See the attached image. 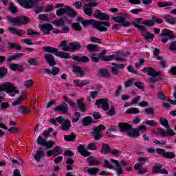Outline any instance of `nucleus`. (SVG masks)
Listing matches in <instances>:
<instances>
[{
	"mask_svg": "<svg viewBox=\"0 0 176 176\" xmlns=\"http://www.w3.org/2000/svg\"><path fill=\"white\" fill-rule=\"evenodd\" d=\"M76 138V135L74 133H71L69 135H65L64 136V140L65 141H74Z\"/></svg>",
	"mask_w": 176,
	"mask_h": 176,
	"instance_id": "obj_46",
	"label": "nucleus"
},
{
	"mask_svg": "<svg viewBox=\"0 0 176 176\" xmlns=\"http://www.w3.org/2000/svg\"><path fill=\"white\" fill-rule=\"evenodd\" d=\"M61 129L63 131H68V130L71 129V122L66 120L65 122H63Z\"/></svg>",
	"mask_w": 176,
	"mask_h": 176,
	"instance_id": "obj_31",
	"label": "nucleus"
},
{
	"mask_svg": "<svg viewBox=\"0 0 176 176\" xmlns=\"http://www.w3.org/2000/svg\"><path fill=\"white\" fill-rule=\"evenodd\" d=\"M52 24L56 27H64L65 25V21H64V19H60L52 21Z\"/></svg>",
	"mask_w": 176,
	"mask_h": 176,
	"instance_id": "obj_33",
	"label": "nucleus"
},
{
	"mask_svg": "<svg viewBox=\"0 0 176 176\" xmlns=\"http://www.w3.org/2000/svg\"><path fill=\"white\" fill-rule=\"evenodd\" d=\"M115 57V55L104 56L102 57V61H112V59Z\"/></svg>",
	"mask_w": 176,
	"mask_h": 176,
	"instance_id": "obj_63",
	"label": "nucleus"
},
{
	"mask_svg": "<svg viewBox=\"0 0 176 176\" xmlns=\"http://www.w3.org/2000/svg\"><path fill=\"white\" fill-rule=\"evenodd\" d=\"M135 78H131L124 82L125 87H130V86H133V83H134Z\"/></svg>",
	"mask_w": 176,
	"mask_h": 176,
	"instance_id": "obj_53",
	"label": "nucleus"
},
{
	"mask_svg": "<svg viewBox=\"0 0 176 176\" xmlns=\"http://www.w3.org/2000/svg\"><path fill=\"white\" fill-rule=\"evenodd\" d=\"M104 167H105L106 168H110L111 170H115V167H113V166H112L111 164V163H109V161H108L107 160H104Z\"/></svg>",
	"mask_w": 176,
	"mask_h": 176,
	"instance_id": "obj_58",
	"label": "nucleus"
},
{
	"mask_svg": "<svg viewBox=\"0 0 176 176\" xmlns=\"http://www.w3.org/2000/svg\"><path fill=\"white\" fill-rule=\"evenodd\" d=\"M27 34L29 35V36L40 35L39 32H35V31L32 30V29H28L27 30Z\"/></svg>",
	"mask_w": 176,
	"mask_h": 176,
	"instance_id": "obj_59",
	"label": "nucleus"
},
{
	"mask_svg": "<svg viewBox=\"0 0 176 176\" xmlns=\"http://www.w3.org/2000/svg\"><path fill=\"white\" fill-rule=\"evenodd\" d=\"M157 5L159 8H166V6H173V3L172 2H168V3L158 2Z\"/></svg>",
	"mask_w": 176,
	"mask_h": 176,
	"instance_id": "obj_52",
	"label": "nucleus"
},
{
	"mask_svg": "<svg viewBox=\"0 0 176 176\" xmlns=\"http://www.w3.org/2000/svg\"><path fill=\"white\" fill-rule=\"evenodd\" d=\"M7 20L10 23H12L14 25H16V27H21V25H25V24H28L30 23L31 19L27 16H16L12 17L10 16H7Z\"/></svg>",
	"mask_w": 176,
	"mask_h": 176,
	"instance_id": "obj_3",
	"label": "nucleus"
},
{
	"mask_svg": "<svg viewBox=\"0 0 176 176\" xmlns=\"http://www.w3.org/2000/svg\"><path fill=\"white\" fill-rule=\"evenodd\" d=\"M44 146L47 148V149H50V148H53V146H54V142H50V141L47 142L45 140V144H44Z\"/></svg>",
	"mask_w": 176,
	"mask_h": 176,
	"instance_id": "obj_61",
	"label": "nucleus"
},
{
	"mask_svg": "<svg viewBox=\"0 0 176 176\" xmlns=\"http://www.w3.org/2000/svg\"><path fill=\"white\" fill-rule=\"evenodd\" d=\"M112 152V148L109 147V144L104 143L102 146L100 153L103 155H107V153H111Z\"/></svg>",
	"mask_w": 176,
	"mask_h": 176,
	"instance_id": "obj_24",
	"label": "nucleus"
},
{
	"mask_svg": "<svg viewBox=\"0 0 176 176\" xmlns=\"http://www.w3.org/2000/svg\"><path fill=\"white\" fill-rule=\"evenodd\" d=\"M45 156V151H43V148L39 147L38 151L34 155V159L36 162H41V159Z\"/></svg>",
	"mask_w": 176,
	"mask_h": 176,
	"instance_id": "obj_17",
	"label": "nucleus"
},
{
	"mask_svg": "<svg viewBox=\"0 0 176 176\" xmlns=\"http://www.w3.org/2000/svg\"><path fill=\"white\" fill-rule=\"evenodd\" d=\"M23 56H24V54H23V53L14 54V55L9 56L7 58V61L8 63H10V61L19 60V58H21Z\"/></svg>",
	"mask_w": 176,
	"mask_h": 176,
	"instance_id": "obj_25",
	"label": "nucleus"
},
{
	"mask_svg": "<svg viewBox=\"0 0 176 176\" xmlns=\"http://www.w3.org/2000/svg\"><path fill=\"white\" fill-rule=\"evenodd\" d=\"M2 91H6L8 94H10L11 97H14L15 94L20 93L19 90H17L16 87L10 82H5L0 85V102L3 100L5 94Z\"/></svg>",
	"mask_w": 176,
	"mask_h": 176,
	"instance_id": "obj_1",
	"label": "nucleus"
},
{
	"mask_svg": "<svg viewBox=\"0 0 176 176\" xmlns=\"http://www.w3.org/2000/svg\"><path fill=\"white\" fill-rule=\"evenodd\" d=\"M160 123L162 125L166 127V129H170V126L168 125V121L164 118H161L160 119Z\"/></svg>",
	"mask_w": 176,
	"mask_h": 176,
	"instance_id": "obj_45",
	"label": "nucleus"
},
{
	"mask_svg": "<svg viewBox=\"0 0 176 176\" xmlns=\"http://www.w3.org/2000/svg\"><path fill=\"white\" fill-rule=\"evenodd\" d=\"M147 159L145 157H140L138 159V162H140L138 164H135L134 166L135 170H140L141 167H142L143 164H145V162H146Z\"/></svg>",
	"mask_w": 176,
	"mask_h": 176,
	"instance_id": "obj_27",
	"label": "nucleus"
},
{
	"mask_svg": "<svg viewBox=\"0 0 176 176\" xmlns=\"http://www.w3.org/2000/svg\"><path fill=\"white\" fill-rule=\"evenodd\" d=\"M69 52L72 53H74L75 50H80L82 45H80V43L78 42H74V43H69Z\"/></svg>",
	"mask_w": 176,
	"mask_h": 176,
	"instance_id": "obj_20",
	"label": "nucleus"
},
{
	"mask_svg": "<svg viewBox=\"0 0 176 176\" xmlns=\"http://www.w3.org/2000/svg\"><path fill=\"white\" fill-rule=\"evenodd\" d=\"M54 110L58 111V112H62V113H67V112H68V104L63 102L59 106L56 107Z\"/></svg>",
	"mask_w": 176,
	"mask_h": 176,
	"instance_id": "obj_19",
	"label": "nucleus"
},
{
	"mask_svg": "<svg viewBox=\"0 0 176 176\" xmlns=\"http://www.w3.org/2000/svg\"><path fill=\"white\" fill-rule=\"evenodd\" d=\"M93 123V118L90 116L85 117L82 119L83 126H90Z\"/></svg>",
	"mask_w": 176,
	"mask_h": 176,
	"instance_id": "obj_32",
	"label": "nucleus"
},
{
	"mask_svg": "<svg viewBox=\"0 0 176 176\" xmlns=\"http://www.w3.org/2000/svg\"><path fill=\"white\" fill-rule=\"evenodd\" d=\"M45 53H52L56 56V57H60V58H65V60H68L71 58V54L68 52H58V49L54 48L50 46L43 47L42 48Z\"/></svg>",
	"mask_w": 176,
	"mask_h": 176,
	"instance_id": "obj_2",
	"label": "nucleus"
},
{
	"mask_svg": "<svg viewBox=\"0 0 176 176\" xmlns=\"http://www.w3.org/2000/svg\"><path fill=\"white\" fill-rule=\"evenodd\" d=\"M72 27L75 31H82V26L80 24H79V23H73Z\"/></svg>",
	"mask_w": 176,
	"mask_h": 176,
	"instance_id": "obj_50",
	"label": "nucleus"
},
{
	"mask_svg": "<svg viewBox=\"0 0 176 176\" xmlns=\"http://www.w3.org/2000/svg\"><path fill=\"white\" fill-rule=\"evenodd\" d=\"M102 130H105V126L102 124H100L94 129L93 135L94 136V140H98L101 139L102 137V135H101V131H102Z\"/></svg>",
	"mask_w": 176,
	"mask_h": 176,
	"instance_id": "obj_7",
	"label": "nucleus"
},
{
	"mask_svg": "<svg viewBox=\"0 0 176 176\" xmlns=\"http://www.w3.org/2000/svg\"><path fill=\"white\" fill-rule=\"evenodd\" d=\"M99 76H102V78H110L111 74H109V72L107 69L102 68L100 69L98 72Z\"/></svg>",
	"mask_w": 176,
	"mask_h": 176,
	"instance_id": "obj_26",
	"label": "nucleus"
},
{
	"mask_svg": "<svg viewBox=\"0 0 176 176\" xmlns=\"http://www.w3.org/2000/svg\"><path fill=\"white\" fill-rule=\"evenodd\" d=\"M40 30L43 32V34H46L47 35H49L50 34V31L53 30V25L50 23H45L43 25H40Z\"/></svg>",
	"mask_w": 176,
	"mask_h": 176,
	"instance_id": "obj_11",
	"label": "nucleus"
},
{
	"mask_svg": "<svg viewBox=\"0 0 176 176\" xmlns=\"http://www.w3.org/2000/svg\"><path fill=\"white\" fill-rule=\"evenodd\" d=\"M126 113L137 115V113H140V109L138 108H131L126 111Z\"/></svg>",
	"mask_w": 176,
	"mask_h": 176,
	"instance_id": "obj_43",
	"label": "nucleus"
},
{
	"mask_svg": "<svg viewBox=\"0 0 176 176\" xmlns=\"http://www.w3.org/2000/svg\"><path fill=\"white\" fill-rule=\"evenodd\" d=\"M173 34H174V32L170 31L168 29H164L161 32L160 36H167L169 39H173L175 38V36Z\"/></svg>",
	"mask_w": 176,
	"mask_h": 176,
	"instance_id": "obj_14",
	"label": "nucleus"
},
{
	"mask_svg": "<svg viewBox=\"0 0 176 176\" xmlns=\"http://www.w3.org/2000/svg\"><path fill=\"white\" fill-rule=\"evenodd\" d=\"M129 137H132V138H137L140 137V132L137 129H132L127 133Z\"/></svg>",
	"mask_w": 176,
	"mask_h": 176,
	"instance_id": "obj_29",
	"label": "nucleus"
},
{
	"mask_svg": "<svg viewBox=\"0 0 176 176\" xmlns=\"http://www.w3.org/2000/svg\"><path fill=\"white\" fill-rule=\"evenodd\" d=\"M169 50H170L171 52H174L176 50V41H173L170 43V45L169 46Z\"/></svg>",
	"mask_w": 176,
	"mask_h": 176,
	"instance_id": "obj_64",
	"label": "nucleus"
},
{
	"mask_svg": "<svg viewBox=\"0 0 176 176\" xmlns=\"http://www.w3.org/2000/svg\"><path fill=\"white\" fill-rule=\"evenodd\" d=\"M163 167V165L160 164H155L153 168V173H155V174H157L160 172V169Z\"/></svg>",
	"mask_w": 176,
	"mask_h": 176,
	"instance_id": "obj_40",
	"label": "nucleus"
},
{
	"mask_svg": "<svg viewBox=\"0 0 176 176\" xmlns=\"http://www.w3.org/2000/svg\"><path fill=\"white\" fill-rule=\"evenodd\" d=\"M82 8L84 9V13H85L87 16H91V14H93V9L89 7H85V4L83 6Z\"/></svg>",
	"mask_w": 176,
	"mask_h": 176,
	"instance_id": "obj_44",
	"label": "nucleus"
},
{
	"mask_svg": "<svg viewBox=\"0 0 176 176\" xmlns=\"http://www.w3.org/2000/svg\"><path fill=\"white\" fill-rule=\"evenodd\" d=\"M87 49L91 53H93L94 52H98V45L94 44H89L87 45Z\"/></svg>",
	"mask_w": 176,
	"mask_h": 176,
	"instance_id": "obj_34",
	"label": "nucleus"
},
{
	"mask_svg": "<svg viewBox=\"0 0 176 176\" xmlns=\"http://www.w3.org/2000/svg\"><path fill=\"white\" fill-rule=\"evenodd\" d=\"M77 151L78 153H80V155L85 157H87V156H90V155H91L90 152L86 151V149L85 148V146L82 144H80L78 146Z\"/></svg>",
	"mask_w": 176,
	"mask_h": 176,
	"instance_id": "obj_15",
	"label": "nucleus"
},
{
	"mask_svg": "<svg viewBox=\"0 0 176 176\" xmlns=\"http://www.w3.org/2000/svg\"><path fill=\"white\" fill-rule=\"evenodd\" d=\"M87 148L91 151H97V145H96L95 143H89Z\"/></svg>",
	"mask_w": 176,
	"mask_h": 176,
	"instance_id": "obj_60",
	"label": "nucleus"
},
{
	"mask_svg": "<svg viewBox=\"0 0 176 176\" xmlns=\"http://www.w3.org/2000/svg\"><path fill=\"white\" fill-rule=\"evenodd\" d=\"M18 112H20V113L23 115H27L30 113V109L27 106H21L18 108Z\"/></svg>",
	"mask_w": 176,
	"mask_h": 176,
	"instance_id": "obj_28",
	"label": "nucleus"
},
{
	"mask_svg": "<svg viewBox=\"0 0 176 176\" xmlns=\"http://www.w3.org/2000/svg\"><path fill=\"white\" fill-rule=\"evenodd\" d=\"M67 13V6L65 8H60L56 10L57 16H63V14H65Z\"/></svg>",
	"mask_w": 176,
	"mask_h": 176,
	"instance_id": "obj_49",
	"label": "nucleus"
},
{
	"mask_svg": "<svg viewBox=\"0 0 176 176\" xmlns=\"http://www.w3.org/2000/svg\"><path fill=\"white\" fill-rule=\"evenodd\" d=\"M132 25H134V27H135V28H138V30H139V31H141V34L142 35L144 33L146 32V28H145V27L141 25H138L135 23H133Z\"/></svg>",
	"mask_w": 176,
	"mask_h": 176,
	"instance_id": "obj_39",
	"label": "nucleus"
},
{
	"mask_svg": "<svg viewBox=\"0 0 176 176\" xmlns=\"http://www.w3.org/2000/svg\"><path fill=\"white\" fill-rule=\"evenodd\" d=\"M8 30L12 32L14 35H17V36H23L24 34H25V32L23 30H17L14 28H9Z\"/></svg>",
	"mask_w": 176,
	"mask_h": 176,
	"instance_id": "obj_22",
	"label": "nucleus"
},
{
	"mask_svg": "<svg viewBox=\"0 0 176 176\" xmlns=\"http://www.w3.org/2000/svg\"><path fill=\"white\" fill-rule=\"evenodd\" d=\"M38 19L41 21H46L49 19V14H41L38 15Z\"/></svg>",
	"mask_w": 176,
	"mask_h": 176,
	"instance_id": "obj_57",
	"label": "nucleus"
},
{
	"mask_svg": "<svg viewBox=\"0 0 176 176\" xmlns=\"http://www.w3.org/2000/svg\"><path fill=\"white\" fill-rule=\"evenodd\" d=\"M73 60L74 61H76L77 63H89L90 61V58H89L87 56H73Z\"/></svg>",
	"mask_w": 176,
	"mask_h": 176,
	"instance_id": "obj_21",
	"label": "nucleus"
},
{
	"mask_svg": "<svg viewBox=\"0 0 176 176\" xmlns=\"http://www.w3.org/2000/svg\"><path fill=\"white\" fill-rule=\"evenodd\" d=\"M73 68V72L74 74H76V76H78L79 78H83V76L86 75L85 71L82 70V67L79 66H74Z\"/></svg>",
	"mask_w": 176,
	"mask_h": 176,
	"instance_id": "obj_16",
	"label": "nucleus"
},
{
	"mask_svg": "<svg viewBox=\"0 0 176 176\" xmlns=\"http://www.w3.org/2000/svg\"><path fill=\"white\" fill-rule=\"evenodd\" d=\"M9 10H10L11 13H17V8L16 7H14L12 2L10 3Z\"/></svg>",
	"mask_w": 176,
	"mask_h": 176,
	"instance_id": "obj_62",
	"label": "nucleus"
},
{
	"mask_svg": "<svg viewBox=\"0 0 176 176\" xmlns=\"http://www.w3.org/2000/svg\"><path fill=\"white\" fill-rule=\"evenodd\" d=\"M16 1L19 3V5L25 8V9H31L33 8L34 3H36V2H39L40 1H42V0H16Z\"/></svg>",
	"mask_w": 176,
	"mask_h": 176,
	"instance_id": "obj_6",
	"label": "nucleus"
},
{
	"mask_svg": "<svg viewBox=\"0 0 176 176\" xmlns=\"http://www.w3.org/2000/svg\"><path fill=\"white\" fill-rule=\"evenodd\" d=\"M8 131L10 133H12V134H17L19 133V131H20V128L14 127V126H11L8 129Z\"/></svg>",
	"mask_w": 176,
	"mask_h": 176,
	"instance_id": "obj_51",
	"label": "nucleus"
},
{
	"mask_svg": "<svg viewBox=\"0 0 176 176\" xmlns=\"http://www.w3.org/2000/svg\"><path fill=\"white\" fill-rule=\"evenodd\" d=\"M95 104L97 105L98 108H100V105H102L103 111H108L109 109V103H108V99L107 98L97 100Z\"/></svg>",
	"mask_w": 176,
	"mask_h": 176,
	"instance_id": "obj_8",
	"label": "nucleus"
},
{
	"mask_svg": "<svg viewBox=\"0 0 176 176\" xmlns=\"http://www.w3.org/2000/svg\"><path fill=\"white\" fill-rule=\"evenodd\" d=\"M8 74V68L0 67V79H3Z\"/></svg>",
	"mask_w": 176,
	"mask_h": 176,
	"instance_id": "obj_36",
	"label": "nucleus"
},
{
	"mask_svg": "<svg viewBox=\"0 0 176 176\" xmlns=\"http://www.w3.org/2000/svg\"><path fill=\"white\" fill-rule=\"evenodd\" d=\"M118 127H119L121 133H124L126 131H129V130H131L133 126L129 123L120 122L118 124Z\"/></svg>",
	"mask_w": 176,
	"mask_h": 176,
	"instance_id": "obj_12",
	"label": "nucleus"
},
{
	"mask_svg": "<svg viewBox=\"0 0 176 176\" xmlns=\"http://www.w3.org/2000/svg\"><path fill=\"white\" fill-rule=\"evenodd\" d=\"M87 161L89 162V166H100L101 160L96 159V157L89 156Z\"/></svg>",
	"mask_w": 176,
	"mask_h": 176,
	"instance_id": "obj_18",
	"label": "nucleus"
},
{
	"mask_svg": "<svg viewBox=\"0 0 176 176\" xmlns=\"http://www.w3.org/2000/svg\"><path fill=\"white\" fill-rule=\"evenodd\" d=\"M60 47L63 52H69V47H68V42L67 41H63L60 43Z\"/></svg>",
	"mask_w": 176,
	"mask_h": 176,
	"instance_id": "obj_38",
	"label": "nucleus"
},
{
	"mask_svg": "<svg viewBox=\"0 0 176 176\" xmlns=\"http://www.w3.org/2000/svg\"><path fill=\"white\" fill-rule=\"evenodd\" d=\"M92 23H93L94 27H95V28H96V30H98L101 32H105L108 31V28H107L104 26L102 27V22L94 20Z\"/></svg>",
	"mask_w": 176,
	"mask_h": 176,
	"instance_id": "obj_13",
	"label": "nucleus"
},
{
	"mask_svg": "<svg viewBox=\"0 0 176 176\" xmlns=\"http://www.w3.org/2000/svg\"><path fill=\"white\" fill-rule=\"evenodd\" d=\"M46 143V140H43L42 136H38L37 138V144L38 145H41V146H45V144Z\"/></svg>",
	"mask_w": 176,
	"mask_h": 176,
	"instance_id": "obj_55",
	"label": "nucleus"
},
{
	"mask_svg": "<svg viewBox=\"0 0 176 176\" xmlns=\"http://www.w3.org/2000/svg\"><path fill=\"white\" fill-rule=\"evenodd\" d=\"M44 58L45 61H47V64H49L50 67H54V65L57 64V62H56V59L54 58V56H53L52 54H45Z\"/></svg>",
	"mask_w": 176,
	"mask_h": 176,
	"instance_id": "obj_9",
	"label": "nucleus"
},
{
	"mask_svg": "<svg viewBox=\"0 0 176 176\" xmlns=\"http://www.w3.org/2000/svg\"><path fill=\"white\" fill-rule=\"evenodd\" d=\"M165 159H174L175 157V153L168 152L164 153V157Z\"/></svg>",
	"mask_w": 176,
	"mask_h": 176,
	"instance_id": "obj_42",
	"label": "nucleus"
},
{
	"mask_svg": "<svg viewBox=\"0 0 176 176\" xmlns=\"http://www.w3.org/2000/svg\"><path fill=\"white\" fill-rule=\"evenodd\" d=\"M77 107L79 108L81 112H86V104L81 102L80 100H77Z\"/></svg>",
	"mask_w": 176,
	"mask_h": 176,
	"instance_id": "obj_37",
	"label": "nucleus"
},
{
	"mask_svg": "<svg viewBox=\"0 0 176 176\" xmlns=\"http://www.w3.org/2000/svg\"><path fill=\"white\" fill-rule=\"evenodd\" d=\"M94 16L96 17V19H98V20H104L105 21L109 20V16L105 13L101 12L100 10H95Z\"/></svg>",
	"mask_w": 176,
	"mask_h": 176,
	"instance_id": "obj_10",
	"label": "nucleus"
},
{
	"mask_svg": "<svg viewBox=\"0 0 176 176\" xmlns=\"http://www.w3.org/2000/svg\"><path fill=\"white\" fill-rule=\"evenodd\" d=\"M165 19H166L167 23H169V24H175V23H176L175 18H174L170 15L166 16Z\"/></svg>",
	"mask_w": 176,
	"mask_h": 176,
	"instance_id": "obj_47",
	"label": "nucleus"
},
{
	"mask_svg": "<svg viewBox=\"0 0 176 176\" xmlns=\"http://www.w3.org/2000/svg\"><path fill=\"white\" fill-rule=\"evenodd\" d=\"M129 17L128 14H121L119 16H113L112 20L116 23H120L123 27H129L130 23L126 21V18Z\"/></svg>",
	"mask_w": 176,
	"mask_h": 176,
	"instance_id": "obj_5",
	"label": "nucleus"
},
{
	"mask_svg": "<svg viewBox=\"0 0 176 176\" xmlns=\"http://www.w3.org/2000/svg\"><path fill=\"white\" fill-rule=\"evenodd\" d=\"M142 36L144 37L145 41H147V42H152V41H153V38H155V34L146 30V32L142 34Z\"/></svg>",
	"mask_w": 176,
	"mask_h": 176,
	"instance_id": "obj_23",
	"label": "nucleus"
},
{
	"mask_svg": "<svg viewBox=\"0 0 176 176\" xmlns=\"http://www.w3.org/2000/svg\"><path fill=\"white\" fill-rule=\"evenodd\" d=\"M8 46L10 49H14L15 50H21V46L16 45L14 43H8Z\"/></svg>",
	"mask_w": 176,
	"mask_h": 176,
	"instance_id": "obj_48",
	"label": "nucleus"
},
{
	"mask_svg": "<svg viewBox=\"0 0 176 176\" xmlns=\"http://www.w3.org/2000/svg\"><path fill=\"white\" fill-rule=\"evenodd\" d=\"M28 63L30 64V65H35V66L39 65V62L35 58H30V60H28Z\"/></svg>",
	"mask_w": 176,
	"mask_h": 176,
	"instance_id": "obj_56",
	"label": "nucleus"
},
{
	"mask_svg": "<svg viewBox=\"0 0 176 176\" xmlns=\"http://www.w3.org/2000/svg\"><path fill=\"white\" fill-rule=\"evenodd\" d=\"M142 72L144 73L147 72V75L152 76L147 79L148 83H156L159 80L156 79L155 77L162 75V72H156L153 67H146L143 69Z\"/></svg>",
	"mask_w": 176,
	"mask_h": 176,
	"instance_id": "obj_4",
	"label": "nucleus"
},
{
	"mask_svg": "<svg viewBox=\"0 0 176 176\" xmlns=\"http://www.w3.org/2000/svg\"><path fill=\"white\" fill-rule=\"evenodd\" d=\"M98 171H100L98 168H87V173L90 175H96V174H98Z\"/></svg>",
	"mask_w": 176,
	"mask_h": 176,
	"instance_id": "obj_35",
	"label": "nucleus"
},
{
	"mask_svg": "<svg viewBox=\"0 0 176 176\" xmlns=\"http://www.w3.org/2000/svg\"><path fill=\"white\" fill-rule=\"evenodd\" d=\"M66 13H67V15L69 17H75L78 14L76 11L71 9V7H69V6H66Z\"/></svg>",
	"mask_w": 176,
	"mask_h": 176,
	"instance_id": "obj_30",
	"label": "nucleus"
},
{
	"mask_svg": "<svg viewBox=\"0 0 176 176\" xmlns=\"http://www.w3.org/2000/svg\"><path fill=\"white\" fill-rule=\"evenodd\" d=\"M52 151H54L55 156H58V155H61V153H63V150H61V147H60V146L54 147L52 148Z\"/></svg>",
	"mask_w": 176,
	"mask_h": 176,
	"instance_id": "obj_41",
	"label": "nucleus"
},
{
	"mask_svg": "<svg viewBox=\"0 0 176 176\" xmlns=\"http://www.w3.org/2000/svg\"><path fill=\"white\" fill-rule=\"evenodd\" d=\"M144 25H147V27H153L155 25V21L153 20H148L142 23Z\"/></svg>",
	"mask_w": 176,
	"mask_h": 176,
	"instance_id": "obj_54",
	"label": "nucleus"
}]
</instances>
